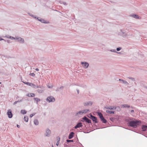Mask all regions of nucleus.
<instances>
[{
    "mask_svg": "<svg viewBox=\"0 0 147 147\" xmlns=\"http://www.w3.org/2000/svg\"><path fill=\"white\" fill-rule=\"evenodd\" d=\"M125 121L127 122L128 126L133 128H137L140 126L142 124V121L140 120H132L128 118L125 119Z\"/></svg>",
    "mask_w": 147,
    "mask_h": 147,
    "instance_id": "f257e3e1",
    "label": "nucleus"
},
{
    "mask_svg": "<svg viewBox=\"0 0 147 147\" xmlns=\"http://www.w3.org/2000/svg\"><path fill=\"white\" fill-rule=\"evenodd\" d=\"M100 119L101 121L104 123H106L107 122V120L104 118L102 114L99 112H97L96 113Z\"/></svg>",
    "mask_w": 147,
    "mask_h": 147,
    "instance_id": "f03ea898",
    "label": "nucleus"
},
{
    "mask_svg": "<svg viewBox=\"0 0 147 147\" xmlns=\"http://www.w3.org/2000/svg\"><path fill=\"white\" fill-rule=\"evenodd\" d=\"M87 116L88 117L91 119L93 122L94 123H97L98 122L97 118L94 116H93L91 113H90L88 114Z\"/></svg>",
    "mask_w": 147,
    "mask_h": 147,
    "instance_id": "7ed1b4c3",
    "label": "nucleus"
},
{
    "mask_svg": "<svg viewBox=\"0 0 147 147\" xmlns=\"http://www.w3.org/2000/svg\"><path fill=\"white\" fill-rule=\"evenodd\" d=\"M7 38H9L12 40H15L18 41L20 43H23L24 40L22 37H7Z\"/></svg>",
    "mask_w": 147,
    "mask_h": 147,
    "instance_id": "20e7f679",
    "label": "nucleus"
},
{
    "mask_svg": "<svg viewBox=\"0 0 147 147\" xmlns=\"http://www.w3.org/2000/svg\"><path fill=\"white\" fill-rule=\"evenodd\" d=\"M81 121H82L83 122L87 123H91V125L92 124L91 123V120L90 119H89L87 117L85 116H84L82 118V120Z\"/></svg>",
    "mask_w": 147,
    "mask_h": 147,
    "instance_id": "39448f33",
    "label": "nucleus"
},
{
    "mask_svg": "<svg viewBox=\"0 0 147 147\" xmlns=\"http://www.w3.org/2000/svg\"><path fill=\"white\" fill-rule=\"evenodd\" d=\"M46 100L49 102H53L55 101V99L53 96H51L48 97Z\"/></svg>",
    "mask_w": 147,
    "mask_h": 147,
    "instance_id": "423d86ee",
    "label": "nucleus"
},
{
    "mask_svg": "<svg viewBox=\"0 0 147 147\" xmlns=\"http://www.w3.org/2000/svg\"><path fill=\"white\" fill-rule=\"evenodd\" d=\"M83 127L82 124L81 122H78L76 125L74 126V128L75 129H77L78 128H80V127L83 128Z\"/></svg>",
    "mask_w": 147,
    "mask_h": 147,
    "instance_id": "0eeeda50",
    "label": "nucleus"
},
{
    "mask_svg": "<svg viewBox=\"0 0 147 147\" xmlns=\"http://www.w3.org/2000/svg\"><path fill=\"white\" fill-rule=\"evenodd\" d=\"M7 114L9 118H11L13 117V114L12 113V111L11 109H9L7 112Z\"/></svg>",
    "mask_w": 147,
    "mask_h": 147,
    "instance_id": "6e6552de",
    "label": "nucleus"
},
{
    "mask_svg": "<svg viewBox=\"0 0 147 147\" xmlns=\"http://www.w3.org/2000/svg\"><path fill=\"white\" fill-rule=\"evenodd\" d=\"M81 64L84 68L85 69L87 68L89 65V63L86 62H82Z\"/></svg>",
    "mask_w": 147,
    "mask_h": 147,
    "instance_id": "1a4fd4ad",
    "label": "nucleus"
},
{
    "mask_svg": "<svg viewBox=\"0 0 147 147\" xmlns=\"http://www.w3.org/2000/svg\"><path fill=\"white\" fill-rule=\"evenodd\" d=\"M45 90V89L44 87L40 88H38L37 90V91L39 93H41L43 92Z\"/></svg>",
    "mask_w": 147,
    "mask_h": 147,
    "instance_id": "9d476101",
    "label": "nucleus"
},
{
    "mask_svg": "<svg viewBox=\"0 0 147 147\" xmlns=\"http://www.w3.org/2000/svg\"><path fill=\"white\" fill-rule=\"evenodd\" d=\"M93 102L91 101L86 102L84 103V105L85 106H91L92 105Z\"/></svg>",
    "mask_w": 147,
    "mask_h": 147,
    "instance_id": "9b49d317",
    "label": "nucleus"
},
{
    "mask_svg": "<svg viewBox=\"0 0 147 147\" xmlns=\"http://www.w3.org/2000/svg\"><path fill=\"white\" fill-rule=\"evenodd\" d=\"M46 136L49 137L51 134V131L49 129L47 128L46 131Z\"/></svg>",
    "mask_w": 147,
    "mask_h": 147,
    "instance_id": "f8f14e48",
    "label": "nucleus"
},
{
    "mask_svg": "<svg viewBox=\"0 0 147 147\" xmlns=\"http://www.w3.org/2000/svg\"><path fill=\"white\" fill-rule=\"evenodd\" d=\"M119 35L120 36H126V34L122 30H120V32L119 33Z\"/></svg>",
    "mask_w": 147,
    "mask_h": 147,
    "instance_id": "ddd939ff",
    "label": "nucleus"
},
{
    "mask_svg": "<svg viewBox=\"0 0 147 147\" xmlns=\"http://www.w3.org/2000/svg\"><path fill=\"white\" fill-rule=\"evenodd\" d=\"M74 133L73 132H70L68 136V138L70 139L72 138L74 136Z\"/></svg>",
    "mask_w": 147,
    "mask_h": 147,
    "instance_id": "4468645a",
    "label": "nucleus"
},
{
    "mask_svg": "<svg viewBox=\"0 0 147 147\" xmlns=\"http://www.w3.org/2000/svg\"><path fill=\"white\" fill-rule=\"evenodd\" d=\"M147 129V125H142V130L144 131H146Z\"/></svg>",
    "mask_w": 147,
    "mask_h": 147,
    "instance_id": "2eb2a0df",
    "label": "nucleus"
},
{
    "mask_svg": "<svg viewBox=\"0 0 147 147\" xmlns=\"http://www.w3.org/2000/svg\"><path fill=\"white\" fill-rule=\"evenodd\" d=\"M121 107L123 108H129L130 107V105L127 104H123L121 105Z\"/></svg>",
    "mask_w": 147,
    "mask_h": 147,
    "instance_id": "dca6fc26",
    "label": "nucleus"
},
{
    "mask_svg": "<svg viewBox=\"0 0 147 147\" xmlns=\"http://www.w3.org/2000/svg\"><path fill=\"white\" fill-rule=\"evenodd\" d=\"M38 21L40 22L41 23H49V21H45L42 18H40Z\"/></svg>",
    "mask_w": 147,
    "mask_h": 147,
    "instance_id": "f3484780",
    "label": "nucleus"
},
{
    "mask_svg": "<svg viewBox=\"0 0 147 147\" xmlns=\"http://www.w3.org/2000/svg\"><path fill=\"white\" fill-rule=\"evenodd\" d=\"M83 113L82 111H80L76 113L75 115L76 116H79L80 115H82Z\"/></svg>",
    "mask_w": 147,
    "mask_h": 147,
    "instance_id": "a211bd4d",
    "label": "nucleus"
},
{
    "mask_svg": "<svg viewBox=\"0 0 147 147\" xmlns=\"http://www.w3.org/2000/svg\"><path fill=\"white\" fill-rule=\"evenodd\" d=\"M130 16L132 17L133 18H135L136 19H140V17H139L138 15L136 14H132Z\"/></svg>",
    "mask_w": 147,
    "mask_h": 147,
    "instance_id": "6ab92c4d",
    "label": "nucleus"
},
{
    "mask_svg": "<svg viewBox=\"0 0 147 147\" xmlns=\"http://www.w3.org/2000/svg\"><path fill=\"white\" fill-rule=\"evenodd\" d=\"M119 80L120 82H123V84H127V85H128L129 84L125 80H124L122 79H119Z\"/></svg>",
    "mask_w": 147,
    "mask_h": 147,
    "instance_id": "aec40b11",
    "label": "nucleus"
},
{
    "mask_svg": "<svg viewBox=\"0 0 147 147\" xmlns=\"http://www.w3.org/2000/svg\"><path fill=\"white\" fill-rule=\"evenodd\" d=\"M106 112L107 113H109V114H114L115 113V111H111V110H106Z\"/></svg>",
    "mask_w": 147,
    "mask_h": 147,
    "instance_id": "412c9836",
    "label": "nucleus"
},
{
    "mask_svg": "<svg viewBox=\"0 0 147 147\" xmlns=\"http://www.w3.org/2000/svg\"><path fill=\"white\" fill-rule=\"evenodd\" d=\"M35 96V94L34 93H28L27 94V96L28 97H34Z\"/></svg>",
    "mask_w": 147,
    "mask_h": 147,
    "instance_id": "4be33fe9",
    "label": "nucleus"
},
{
    "mask_svg": "<svg viewBox=\"0 0 147 147\" xmlns=\"http://www.w3.org/2000/svg\"><path fill=\"white\" fill-rule=\"evenodd\" d=\"M34 124L36 125H38L39 124V122L37 119H34Z\"/></svg>",
    "mask_w": 147,
    "mask_h": 147,
    "instance_id": "5701e85b",
    "label": "nucleus"
},
{
    "mask_svg": "<svg viewBox=\"0 0 147 147\" xmlns=\"http://www.w3.org/2000/svg\"><path fill=\"white\" fill-rule=\"evenodd\" d=\"M110 120L112 122L114 121H116L118 120V119L115 118L114 117H111L110 118Z\"/></svg>",
    "mask_w": 147,
    "mask_h": 147,
    "instance_id": "b1692460",
    "label": "nucleus"
},
{
    "mask_svg": "<svg viewBox=\"0 0 147 147\" xmlns=\"http://www.w3.org/2000/svg\"><path fill=\"white\" fill-rule=\"evenodd\" d=\"M34 99L36 101V103L37 104H38V102L40 101V99L37 98H34Z\"/></svg>",
    "mask_w": 147,
    "mask_h": 147,
    "instance_id": "393cba45",
    "label": "nucleus"
},
{
    "mask_svg": "<svg viewBox=\"0 0 147 147\" xmlns=\"http://www.w3.org/2000/svg\"><path fill=\"white\" fill-rule=\"evenodd\" d=\"M24 120L26 122H27L28 121V118L27 116H25L24 118Z\"/></svg>",
    "mask_w": 147,
    "mask_h": 147,
    "instance_id": "a878e982",
    "label": "nucleus"
},
{
    "mask_svg": "<svg viewBox=\"0 0 147 147\" xmlns=\"http://www.w3.org/2000/svg\"><path fill=\"white\" fill-rule=\"evenodd\" d=\"M115 110H116V111H119L121 110V109L119 106H115Z\"/></svg>",
    "mask_w": 147,
    "mask_h": 147,
    "instance_id": "bb28decb",
    "label": "nucleus"
},
{
    "mask_svg": "<svg viewBox=\"0 0 147 147\" xmlns=\"http://www.w3.org/2000/svg\"><path fill=\"white\" fill-rule=\"evenodd\" d=\"M26 85L29 86H30L32 87H33V86H34V84L32 83H29V82H27L26 83Z\"/></svg>",
    "mask_w": 147,
    "mask_h": 147,
    "instance_id": "cd10ccee",
    "label": "nucleus"
},
{
    "mask_svg": "<svg viewBox=\"0 0 147 147\" xmlns=\"http://www.w3.org/2000/svg\"><path fill=\"white\" fill-rule=\"evenodd\" d=\"M108 109H110V110H115V109L116 108H115V106H110L108 108H107Z\"/></svg>",
    "mask_w": 147,
    "mask_h": 147,
    "instance_id": "c85d7f7f",
    "label": "nucleus"
},
{
    "mask_svg": "<svg viewBox=\"0 0 147 147\" xmlns=\"http://www.w3.org/2000/svg\"><path fill=\"white\" fill-rule=\"evenodd\" d=\"M20 113L23 114L24 115L26 113L27 111L25 110H22L21 111Z\"/></svg>",
    "mask_w": 147,
    "mask_h": 147,
    "instance_id": "c756f323",
    "label": "nucleus"
},
{
    "mask_svg": "<svg viewBox=\"0 0 147 147\" xmlns=\"http://www.w3.org/2000/svg\"><path fill=\"white\" fill-rule=\"evenodd\" d=\"M90 110L89 109H85L82 111L83 113H86L88 111H89Z\"/></svg>",
    "mask_w": 147,
    "mask_h": 147,
    "instance_id": "7c9ffc66",
    "label": "nucleus"
},
{
    "mask_svg": "<svg viewBox=\"0 0 147 147\" xmlns=\"http://www.w3.org/2000/svg\"><path fill=\"white\" fill-rule=\"evenodd\" d=\"M66 141V143L67 144H69V142H74V140H69L68 139H67Z\"/></svg>",
    "mask_w": 147,
    "mask_h": 147,
    "instance_id": "2f4dec72",
    "label": "nucleus"
},
{
    "mask_svg": "<svg viewBox=\"0 0 147 147\" xmlns=\"http://www.w3.org/2000/svg\"><path fill=\"white\" fill-rule=\"evenodd\" d=\"M122 49V48L121 47H118L117 48L116 50L117 51H120Z\"/></svg>",
    "mask_w": 147,
    "mask_h": 147,
    "instance_id": "473e14b6",
    "label": "nucleus"
},
{
    "mask_svg": "<svg viewBox=\"0 0 147 147\" xmlns=\"http://www.w3.org/2000/svg\"><path fill=\"white\" fill-rule=\"evenodd\" d=\"M36 113H33L30 115V118H32L33 116H34L35 114Z\"/></svg>",
    "mask_w": 147,
    "mask_h": 147,
    "instance_id": "72a5a7b5",
    "label": "nucleus"
},
{
    "mask_svg": "<svg viewBox=\"0 0 147 147\" xmlns=\"http://www.w3.org/2000/svg\"><path fill=\"white\" fill-rule=\"evenodd\" d=\"M110 51L111 52H113L115 53H116L117 52V51H116L115 49H111L110 50Z\"/></svg>",
    "mask_w": 147,
    "mask_h": 147,
    "instance_id": "f704fd0d",
    "label": "nucleus"
},
{
    "mask_svg": "<svg viewBox=\"0 0 147 147\" xmlns=\"http://www.w3.org/2000/svg\"><path fill=\"white\" fill-rule=\"evenodd\" d=\"M29 15L34 18H36V16H34L31 14H29Z\"/></svg>",
    "mask_w": 147,
    "mask_h": 147,
    "instance_id": "c9c22d12",
    "label": "nucleus"
},
{
    "mask_svg": "<svg viewBox=\"0 0 147 147\" xmlns=\"http://www.w3.org/2000/svg\"><path fill=\"white\" fill-rule=\"evenodd\" d=\"M29 75L32 77H34L35 76V74L34 73H32L30 74Z\"/></svg>",
    "mask_w": 147,
    "mask_h": 147,
    "instance_id": "e433bc0d",
    "label": "nucleus"
},
{
    "mask_svg": "<svg viewBox=\"0 0 147 147\" xmlns=\"http://www.w3.org/2000/svg\"><path fill=\"white\" fill-rule=\"evenodd\" d=\"M57 142H59L60 139V138L58 136V137H57Z\"/></svg>",
    "mask_w": 147,
    "mask_h": 147,
    "instance_id": "4c0bfd02",
    "label": "nucleus"
},
{
    "mask_svg": "<svg viewBox=\"0 0 147 147\" xmlns=\"http://www.w3.org/2000/svg\"><path fill=\"white\" fill-rule=\"evenodd\" d=\"M33 87L35 88H38V85H35L34 84V86H33V87Z\"/></svg>",
    "mask_w": 147,
    "mask_h": 147,
    "instance_id": "58836bf2",
    "label": "nucleus"
},
{
    "mask_svg": "<svg viewBox=\"0 0 147 147\" xmlns=\"http://www.w3.org/2000/svg\"><path fill=\"white\" fill-rule=\"evenodd\" d=\"M129 78L130 79H131V80L133 81H135V79L133 78Z\"/></svg>",
    "mask_w": 147,
    "mask_h": 147,
    "instance_id": "ea45409f",
    "label": "nucleus"
},
{
    "mask_svg": "<svg viewBox=\"0 0 147 147\" xmlns=\"http://www.w3.org/2000/svg\"><path fill=\"white\" fill-rule=\"evenodd\" d=\"M116 53H117V54H119L120 55H121V54H123L121 52H117H117Z\"/></svg>",
    "mask_w": 147,
    "mask_h": 147,
    "instance_id": "a19ab883",
    "label": "nucleus"
},
{
    "mask_svg": "<svg viewBox=\"0 0 147 147\" xmlns=\"http://www.w3.org/2000/svg\"><path fill=\"white\" fill-rule=\"evenodd\" d=\"M23 101V99H21V100H18L17 101L18 102H22Z\"/></svg>",
    "mask_w": 147,
    "mask_h": 147,
    "instance_id": "79ce46f5",
    "label": "nucleus"
},
{
    "mask_svg": "<svg viewBox=\"0 0 147 147\" xmlns=\"http://www.w3.org/2000/svg\"><path fill=\"white\" fill-rule=\"evenodd\" d=\"M62 3L65 5H67V4L65 2H62Z\"/></svg>",
    "mask_w": 147,
    "mask_h": 147,
    "instance_id": "37998d69",
    "label": "nucleus"
},
{
    "mask_svg": "<svg viewBox=\"0 0 147 147\" xmlns=\"http://www.w3.org/2000/svg\"><path fill=\"white\" fill-rule=\"evenodd\" d=\"M83 132L85 133H89L90 131L88 132V131H84Z\"/></svg>",
    "mask_w": 147,
    "mask_h": 147,
    "instance_id": "c03bdc74",
    "label": "nucleus"
},
{
    "mask_svg": "<svg viewBox=\"0 0 147 147\" xmlns=\"http://www.w3.org/2000/svg\"><path fill=\"white\" fill-rule=\"evenodd\" d=\"M64 87L63 86H61L59 88H58V89H61V90H63V88Z\"/></svg>",
    "mask_w": 147,
    "mask_h": 147,
    "instance_id": "a18cd8bd",
    "label": "nucleus"
},
{
    "mask_svg": "<svg viewBox=\"0 0 147 147\" xmlns=\"http://www.w3.org/2000/svg\"><path fill=\"white\" fill-rule=\"evenodd\" d=\"M18 102L17 101H15L13 103V105H15Z\"/></svg>",
    "mask_w": 147,
    "mask_h": 147,
    "instance_id": "49530a36",
    "label": "nucleus"
},
{
    "mask_svg": "<svg viewBox=\"0 0 147 147\" xmlns=\"http://www.w3.org/2000/svg\"><path fill=\"white\" fill-rule=\"evenodd\" d=\"M59 142H57V143H56V145L57 146H58L59 144Z\"/></svg>",
    "mask_w": 147,
    "mask_h": 147,
    "instance_id": "de8ad7c7",
    "label": "nucleus"
},
{
    "mask_svg": "<svg viewBox=\"0 0 147 147\" xmlns=\"http://www.w3.org/2000/svg\"><path fill=\"white\" fill-rule=\"evenodd\" d=\"M76 90H77V92L78 94L79 93V92H80L79 90L77 89Z\"/></svg>",
    "mask_w": 147,
    "mask_h": 147,
    "instance_id": "09e8293b",
    "label": "nucleus"
},
{
    "mask_svg": "<svg viewBox=\"0 0 147 147\" xmlns=\"http://www.w3.org/2000/svg\"><path fill=\"white\" fill-rule=\"evenodd\" d=\"M41 87H43L42 86H41L40 85H39V86L38 85V88H41Z\"/></svg>",
    "mask_w": 147,
    "mask_h": 147,
    "instance_id": "8fccbe9b",
    "label": "nucleus"
},
{
    "mask_svg": "<svg viewBox=\"0 0 147 147\" xmlns=\"http://www.w3.org/2000/svg\"><path fill=\"white\" fill-rule=\"evenodd\" d=\"M16 126L18 128H20V126L18 124H17Z\"/></svg>",
    "mask_w": 147,
    "mask_h": 147,
    "instance_id": "3c124183",
    "label": "nucleus"
},
{
    "mask_svg": "<svg viewBox=\"0 0 147 147\" xmlns=\"http://www.w3.org/2000/svg\"><path fill=\"white\" fill-rule=\"evenodd\" d=\"M68 145H67V144H64V146L65 147H68Z\"/></svg>",
    "mask_w": 147,
    "mask_h": 147,
    "instance_id": "603ef678",
    "label": "nucleus"
},
{
    "mask_svg": "<svg viewBox=\"0 0 147 147\" xmlns=\"http://www.w3.org/2000/svg\"><path fill=\"white\" fill-rule=\"evenodd\" d=\"M130 112L131 113H134V110H131V111H130Z\"/></svg>",
    "mask_w": 147,
    "mask_h": 147,
    "instance_id": "864d4df0",
    "label": "nucleus"
},
{
    "mask_svg": "<svg viewBox=\"0 0 147 147\" xmlns=\"http://www.w3.org/2000/svg\"><path fill=\"white\" fill-rule=\"evenodd\" d=\"M108 107H107V106H106L104 107V108L107 109H108L107 108H108Z\"/></svg>",
    "mask_w": 147,
    "mask_h": 147,
    "instance_id": "5fc2aeb1",
    "label": "nucleus"
},
{
    "mask_svg": "<svg viewBox=\"0 0 147 147\" xmlns=\"http://www.w3.org/2000/svg\"><path fill=\"white\" fill-rule=\"evenodd\" d=\"M35 70L36 71H38L39 70V69L38 68H36L35 69Z\"/></svg>",
    "mask_w": 147,
    "mask_h": 147,
    "instance_id": "6e6d98bb",
    "label": "nucleus"
},
{
    "mask_svg": "<svg viewBox=\"0 0 147 147\" xmlns=\"http://www.w3.org/2000/svg\"><path fill=\"white\" fill-rule=\"evenodd\" d=\"M40 18H38V17H36V19H37L38 21V20H39Z\"/></svg>",
    "mask_w": 147,
    "mask_h": 147,
    "instance_id": "4d7b16f0",
    "label": "nucleus"
},
{
    "mask_svg": "<svg viewBox=\"0 0 147 147\" xmlns=\"http://www.w3.org/2000/svg\"><path fill=\"white\" fill-rule=\"evenodd\" d=\"M63 2V1H59V3L61 4H63L62 3V2Z\"/></svg>",
    "mask_w": 147,
    "mask_h": 147,
    "instance_id": "13d9d810",
    "label": "nucleus"
},
{
    "mask_svg": "<svg viewBox=\"0 0 147 147\" xmlns=\"http://www.w3.org/2000/svg\"><path fill=\"white\" fill-rule=\"evenodd\" d=\"M22 82L24 84H26V83H27V82H23V81H22Z\"/></svg>",
    "mask_w": 147,
    "mask_h": 147,
    "instance_id": "bf43d9fd",
    "label": "nucleus"
},
{
    "mask_svg": "<svg viewBox=\"0 0 147 147\" xmlns=\"http://www.w3.org/2000/svg\"><path fill=\"white\" fill-rule=\"evenodd\" d=\"M22 82L24 84H26V83H27V82H23V81H22Z\"/></svg>",
    "mask_w": 147,
    "mask_h": 147,
    "instance_id": "052dcab7",
    "label": "nucleus"
},
{
    "mask_svg": "<svg viewBox=\"0 0 147 147\" xmlns=\"http://www.w3.org/2000/svg\"><path fill=\"white\" fill-rule=\"evenodd\" d=\"M4 40V39L1 38V37H0V40Z\"/></svg>",
    "mask_w": 147,
    "mask_h": 147,
    "instance_id": "680f3d73",
    "label": "nucleus"
},
{
    "mask_svg": "<svg viewBox=\"0 0 147 147\" xmlns=\"http://www.w3.org/2000/svg\"><path fill=\"white\" fill-rule=\"evenodd\" d=\"M131 108L133 109H134V107H131Z\"/></svg>",
    "mask_w": 147,
    "mask_h": 147,
    "instance_id": "e2e57ef3",
    "label": "nucleus"
},
{
    "mask_svg": "<svg viewBox=\"0 0 147 147\" xmlns=\"http://www.w3.org/2000/svg\"><path fill=\"white\" fill-rule=\"evenodd\" d=\"M144 88L147 89V86H144Z\"/></svg>",
    "mask_w": 147,
    "mask_h": 147,
    "instance_id": "0e129e2a",
    "label": "nucleus"
},
{
    "mask_svg": "<svg viewBox=\"0 0 147 147\" xmlns=\"http://www.w3.org/2000/svg\"><path fill=\"white\" fill-rule=\"evenodd\" d=\"M59 89H58V88L56 90V91H59Z\"/></svg>",
    "mask_w": 147,
    "mask_h": 147,
    "instance_id": "69168bd1",
    "label": "nucleus"
},
{
    "mask_svg": "<svg viewBox=\"0 0 147 147\" xmlns=\"http://www.w3.org/2000/svg\"><path fill=\"white\" fill-rule=\"evenodd\" d=\"M48 87L49 88H51V87H50L49 86H48Z\"/></svg>",
    "mask_w": 147,
    "mask_h": 147,
    "instance_id": "338daca9",
    "label": "nucleus"
},
{
    "mask_svg": "<svg viewBox=\"0 0 147 147\" xmlns=\"http://www.w3.org/2000/svg\"><path fill=\"white\" fill-rule=\"evenodd\" d=\"M52 147H54L53 145L52 146Z\"/></svg>",
    "mask_w": 147,
    "mask_h": 147,
    "instance_id": "774afa93",
    "label": "nucleus"
}]
</instances>
